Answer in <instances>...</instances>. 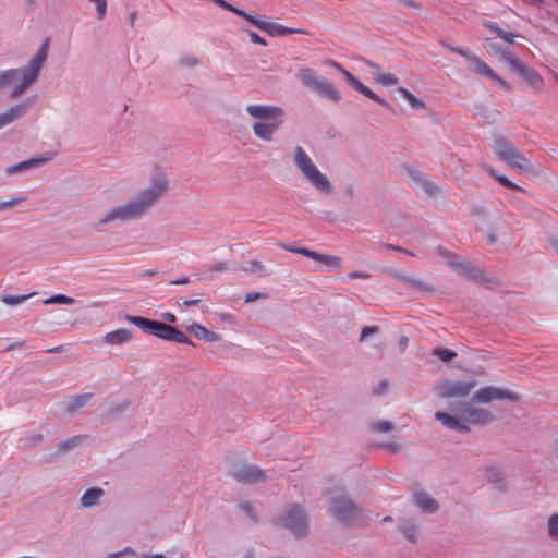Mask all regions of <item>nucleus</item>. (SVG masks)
Listing matches in <instances>:
<instances>
[{
    "label": "nucleus",
    "mask_w": 558,
    "mask_h": 558,
    "mask_svg": "<svg viewBox=\"0 0 558 558\" xmlns=\"http://www.w3.org/2000/svg\"><path fill=\"white\" fill-rule=\"evenodd\" d=\"M168 190V181L163 177L154 179L151 185L143 190L136 197L121 206L107 211L99 220L98 226H105L113 221L135 220L144 214L165 194Z\"/></svg>",
    "instance_id": "obj_1"
},
{
    "label": "nucleus",
    "mask_w": 558,
    "mask_h": 558,
    "mask_svg": "<svg viewBox=\"0 0 558 558\" xmlns=\"http://www.w3.org/2000/svg\"><path fill=\"white\" fill-rule=\"evenodd\" d=\"M49 44L50 38H45L27 65L20 69H11L0 72V88L12 84L17 78H21V83L16 84L10 94L11 99L20 97L37 81L39 72L48 57Z\"/></svg>",
    "instance_id": "obj_2"
},
{
    "label": "nucleus",
    "mask_w": 558,
    "mask_h": 558,
    "mask_svg": "<svg viewBox=\"0 0 558 558\" xmlns=\"http://www.w3.org/2000/svg\"><path fill=\"white\" fill-rule=\"evenodd\" d=\"M124 318L129 323L141 328L147 335L155 336L165 341L190 344L195 347V343L183 331L179 330L177 327H173L169 324L129 314H126Z\"/></svg>",
    "instance_id": "obj_3"
},
{
    "label": "nucleus",
    "mask_w": 558,
    "mask_h": 558,
    "mask_svg": "<svg viewBox=\"0 0 558 558\" xmlns=\"http://www.w3.org/2000/svg\"><path fill=\"white\" fill-rule=\"evenodd\" d=\"M332 517L344 526H353L364 519V510L357 506L343 488L330 493Z\"/></svg>",
    "instance_id": "obj_4"
},
{
    "label": "nucleus",
    "mask_w": 558,
    "mask_h": 558,
    "mask_svg": "<svg viewBox=\"0 0 558 558\" xmlns=\"http://www.w3.org/2000/svg\"><path fill=\"white\" fill-rule=\"evenodd\" d=\"M294 165L318 192L326 195L332 193L333 187L329 179L318 170L301 146L294 147Z\"/></svg>",
    "instance_id": "obj_5"
},
{
    "label": "nucleus",
    "mask_w": 558,
    "mask_h": 558,
    "mask_svg": "<svg viewBox=\"0 0 558 558\" xmlns=\"http://www.w3.org/2000/svg\"><path fill=\"white\" fill-rule=\"evenodd\" d=\"M436 250L441 257H445L447 259V265L450 268H452L458 275L466 279H470L476 283H499V280L497 278H486L482 269L473 265L471 262L460 258L458 255L451 253L447 248L438 246Z\"/></svg>",
    "instance_id": "obj_6"
},
{
    "label": "nucleus",
    "mask_w": 558,
    "mask_h": 558,
    "mask_svg": "<svg viewBox=\"0 0 558 558\" xmlns=\"http://www.w3.org/2000/svg\"><path fill=\"white\" fill-rule=\"evenodd\" d=\"M494 151L499 160L506 162L512 169L521 172H529L533 169L529 159L504 136L495 138Z\"/></svg>",
    "instance_id": "obj_7"
},
{
    "label": "nucleus",
    "mask_w": 558,
    "mask_h": 558,
    "mask_svg": "<svg viewBox=\"0 0 558 558\" xmlns=\"http://www.w3.org/2000/svg\"><path fill=\"white\" fill-rule=\"evenodd\" d=\"M298 80L307 88L312 89L322 97L328 98L332 101H339L341 95L328 81L320 78L310 68H302L296 73Z\"/></svg>",
    "instance_id": "obj_8"
},
{
    "label": "nucleus",
    "mask_w": 558,
    "mask_h": 558,
    "mask_svg": "<svg viewBox=\"0 0 558 558\" xmlns=\"http://www.w3.org/2000/svg\"><path fill=\"white\" fill-rule=\"evenodd\" d=\"M449 409L463 422L473 425H487L496 418L490 410L475 408L468 402L450 403Z\"/></svg>",
    "instance_id": "obj_9"
},
{
    "label": "nucleus",
    "mask_w": 558,
    "mask_h": 558,
    "mask_svg": "<svg viewBox=\"0 0 558 558\" xmlns=\"http://www.w3.org/2000/svg\"><path fill=\"white\" fill-rule=\"evenodd\" d=\"M282 525L290 531L295 538H304L308 534V515L299 505H293L281 517Z\"/></svg>",
    "instance_id": "obj_10"
},
{
    "label": "nucleus",
    "mask_w": 558,
    "mask_h": 558,
    "mask_svg": "<svg viewBox=\"0 0 558 558\" xmlns=\"http://www.w3.org/2000/svg\"><path fill=\"white\" fill-rule=\"evenodd\" d=\"M499 58L501 61L507 63L514 72L522 76V78H524L531 87L539 88L543 85V78L541 77L538 72L533 68L529 66L527 64L521 62L514 56L500 50Z\"/></svg>",
    "instance_id": "obj_11"
},
{
    "label": "nucleus",
    "mask_w": 558,
    "mask_h": 558,
    "mask_svg": "<svg viewBox=\"0 0 558 558\" xmlns=\"http://www.w3.org/2000/svg\"><path fill=\"white\" fill-rule=\"evenodd\" d=\"M494 400H508L517 403L520 402L521 398L515 392L493 386L483 387L471 397V403L473 404H485Z\"/></svg>",
    "instance_id": "obj_12"
},
{
    "label": "nucleus",
    "mask_w": 558,
    "mask_h": 558,
    "mask_svg": "<svg viewBox=\"0 0 558 558\" xmlns=\"http://www.w3.org/2000/svg\"><path fill=\"white\" fill-rule=\"evenodd\" d=\"M475 386V381L444 380L437 386L436 392L442 399H460L469 397Z\"/></svg>",
    "instance_id": "obj_13"
},
{
    "label": "nucleus",
    "mask_w": 558,
    "mask_h": 558,
    "mask_svg": "<svg viewBox=\"0 0 558 558\" xmlns=\"http://www.w3.org/2000/svg\"><path fill=\"white\" fill-rule=\"evenodd\" d=\"M332 65L342 74L343 78L347 83L353 87L355 90L361 93L362 95L368 97L380 106L393 110L391 105L387 102L384 98L379 97L375 94L369 87L364 85L357 77H355L351 72L345 70L340 63L332 61Z\"/></svg>",
    "instance_id": "obj_14"
},
{
    "label": "nucleus",
    "mask_w": 558,
    "mask_h": 558,
    "mask_svg": "<svg viewBox=\"0 0 558 558\" xmlns=\"http://www.w3.org/2000/svg\"><path fill=\"white\" fill-rule=\"evenodd\" d=\"M229 475L239 483L254 484L266 481L263 470L255 465L235 464L229 470Z\"/></svg>",
    "instance_id": "obj_15"
},
{
    "label": "nucleus",
    "mask_w": 558,
    "mask_h": 558,
    "mask_svg": "<svg viewBox=\"0 0 558 558\" xmlns=\"http://www.w3.org/2000/svg\"><path fill=\"white\" fill-rule=\"evenodd\" d=\"M404 170L407 175L412 182V185L415 189H420L422 192H424L426 195L434 197L440 192V187L429 180V178L423 173L422 171L413 168L410 165L404 166Z\"/></svg>",
    "instance_id": "obj_16"
},
{
    "label": "nucleus",
    "mask_w": 558,
    "mask_h": 558,
    "mask_svg": "<svg viewBox=\"0 0 558 558\" xmlns=\"http://www.w3.org/2000/svg\"><path fill=\"white\" fill-rule=\"evenodd\" d=\"M246 112L255 119L264 121H281L284 120V110L278 106L266 105H248Z\"/></svg>",
    "instance_id": "obj_17"
},
{
    "label": "nucleus",
    "mask_w": 558,
    "mask_h": 558,
    "mask_svg": "<svg viewBox=\"0 0 558 558\" xmlns=\"http://www.w3.org/2000/svg\"><path fill=\"white\" fill-rule=\"evenodd\" d=\"M471 61L470 70L474 73L484 75L493 81H495L498 86L507 92L512 90L511 85L506 82L504 78H501L490 66H488L484 61H482L480 58H477L474 54H471L469 58Z\"/></svg>",
    "instance_id": "obj_18"
},
{
    "label": "nucleus",
    "mask_w": 558,
    "mask_h": 558,
    "mask_svg": "<svg viewBox=\"0 0 558 558\" xmlns=\"http://www.w3.org/2000/svg\"><path fill=\"white\" fill-rule=\"evenodd\" d=\"M281 247L284 248L286 251L315 259V260H317L324 265H327V266H331V267H336V268H339L341 266V259L337 256L322 254V253L311 251V250L304 248V247H295V246H287V245H281Z\"/></svg>",
    "instance_id": "obj_19"
},
{
    "label": "nucleus",
    "mask_w": 558,
    "mask_h": 558,
    "mask_svg": "<svg viewBox=\"0 0 558 558\" xmlns=\"http://www.w3.org/2000/svg\"><path fill=\"white\" fill-rule=\"evenodd\" d=\"M52 158H53V154L52 153H46V154H44L41 156H38V157H35V158H31L28 160H24L22 162L9 166L5 169V173L8 175H13V174H17V173H21L23 171H26V170L39 168L40 166H43L46 162L50 161Z\"/></svg>",
    "instance_id": "obj_20"
},
{
    "label": "nucleus",
    "mask_w": 558,
    "mask_h": 558,
    "mask_svg": "<svg viewBox=\"0 0 558 558\" xmlns=\"http://www.w3.org/2000/svg\"><path fill=\"white\" fill-rule=\"evenodd\" d=\"M435 418L439 421L445 427L466 434L470 432V427L463 422L457 414L453 413V415L438 411L435 413Z\"/></svg>",
    "instance_id": "obj_21"
},
{
    "label": "nucleus",
    "mask_w": 558,
    "mask_h": 558,
    "mask_svg": "<svg viewBox=\"0 0 558 558\" xmlns=\"http://www.w3.org/2000/svg\"><path fill=\"white\" fill-rule=\"evenodd\" d=\"M284 120L281 121H264V122H255L252 126L253 133L256 137L271 142L274 138V134L277 129L283 123Z\"/></svg>",
    "instance_id": "obj_22"
},
{
    "label": "nucleus",
    "mask_w": 558,
    "mask_h": 558,
    "mask_svg": "<svg viewBox=\"0 0 558 558\" xmlns=\"http://www.w3.org/2000/svg\"><path fill=\"white\" fill-rule=\"evenodd\" d=\"M84 436L77 435L60 441L59 444H57L56 451L49 458H47L46 461L53 462L59 460L63 454L69 452L71 449L81 445Z\"/></svg>",
    "instance_id": "obj_23"
},
{
    "label": "nucleus",
    "mask_w": 558,
    "mask_h": 558,
    "mask_svg": "<svg viewBox=\"0 0 558 558\" xmlns=\"http://www.w3.org/2000/svg\"><path fill=\"white\" fill-rule=\"evenodd\" d=\"M414 505L424 513H435L439 509L438 501L426 492L414 494Z\"/></svg>",
    "instance_id": "obj_24"
},
{
    "label": "nucleus",
    "mask_w": 558,
    "mask_h": 558,
    "mask_svg": "<svg viewBox=\"0 0 558 558\" xmlns=\"http://www.w3.org/2000/svg\"><path fill=\"white\" fill-rule=\"evenodd\" d=\"M29 106H31V101H29V99H27L23 102H20L17 105L11 107L8 111L1 113L0 122H1L2 126H5V125L10 124L11 122L23 117L29 109Z\"/></svg>",
    "instance_id": "obj_25"
},
{
    "label": "nucleus",
    "mask_w": 558,
    "mask_h": 558,
    "mask_svg": "<svg viewBox=\"0 0 558 558\" xmlns=\"http://www.w3.org/2000/svg\"><path fill=\"white\" fill-rule=\"evenodd\" d=\"M132 338H133L132 330L121 328V329H117V330L106 333L101 338V341L104 343L110 344V345H121V344H124V343L131 341Z\"/></svg>",
    "instance_id": "obj_26"
},
{
    "label": "nucleus",
    "mask_w": 558,
    "mask_h": 558,
    "mask_svg": "<svg viewBox=\"0 0 558 558\" xmlns=\"http://www.w3.org/2000/svg\"><path fill=\"white\" fill-rule=\"evenodd\" d=\"M486 480L494 484L496 489L504 493L507 490L508 485L502 471L498 466H487L485 469Z\"/></svg>",
    "instance_id": "obj_27"
},
{
    "label": "nucleus",
    "mask_w": 558,
    "mask_h": 558,
    "mask_svg": "<svg viewBox=\"0 0 558 558\" xmlns=\"http://www.w3.org/2000/svg\"><path fill=\"white\" fill-rule=\"evenodd\" d=\"M105 496V490L100 487H93L85 490L80 499L81 508H93L100 504Z\"/></svg>",
    "instance_id": "obj_28"
},
{
    "label": "nucleus",
    "mask_w": 558,
    "mask_h": 558,
    "mask_svg": "<svg viewBox=\"0 0 558 558\" xmlns=\"http://www.w3.org/2000/svg\"><path fill=\"white\" fill-rule=\"evenodd\" d=\"M186 331L193 333L197 339L208 343L216 342L220 339L218 333L208 330L197 323H193L192 325L187 326Z\"/></svg>",
    "instance_id": "obj_29"
},
{
    "label": "nucleus",
    "mask_w": 558,
    "mask_h": 558,
    "mask_svg": "<svg viewBox=\"0 0 558 558\" xmlns=\"http://www.w3.org/2000/svg\"><path fill=\"white\" fill-rule=\"evenodd\" d=\"M269 36H286L290 34H307L306 31L300 28H290L277 23L268 22L266 23V28L264 29Z\"/></svg>",
    "instance_id": "obj_30"
},
{
    "label": "nucleus",
    "mask_w": 558,
    "mask_h": 558,
    "mask_svg": "<svg viewBox=\"0 0 558 558\" xmlns=\"http://www.w3.org/2000/svg\"><path fill=\"white\" fill-rule=\"evenodd\" d=\"M93 398V393H81L73 397L64 407L66 413L72 414L83 408L88 400Z\"/></svg>",
    "instance_id": "obj_31"
},
{
    "label": "nucleus",
    "mask_w": 558,
    "mask_h": 558,
    "mask_svg": "<svg viewBox=\"0 0 558 558\" xmlns=\"http://www.w3.org/2000/svg\"><path fill=\"white\" fill-rule=\"evenodd\" d=\"M485 171L489 174V177L494 178L498 181L502 186L508 187L513 191H521L522 189L515 183L511 182L506 175L497 173L495 169L489 166L485 167Z\"/></svg>",
    "instance_id": "obj_32"
},
{
    "label": "nucleus",
    "mask_w": 558,
    "mask_h": 558,
    "mask_svg": "<svg viewBox=\"0 0 558 558\" xmlns=\"http://www.w3.org/2000/svg\"><path fill=\"white\" fill-rule=\"evenodd\" d=\"M234 14L245 19L247 22H250L252 25H254L255 27H257L258 29H260L263 32L266 28V23H268L267 21L262 20V17L259 15L250 14L239 8H236V10L234 11Z\"/></svg>",
    "instance_id": "obj_33"
},
{
    "label": "nucleus",
    "mask_w": 558,
    "mask_h": 558,
    "mask_svg": "<svg viewBox=\"0 0 558 558\" xmlns=\"http://www.w3.org/2000/svg\"><path fill=\"white\" fill-rule=\"evenodd\" d=\"M398 93L402 95L404 99L409 101L412 108L415 109H424L425 102L420 98L415 97L409 89L404 87H399Z\"/></svg>",
    "instance_id": "obj_34"
},
{
    "label": "nucleus",
    "mask_w": 558,
    "mask_h": 558,
    "mask_svg": "<svg viewBox=\"0 0 558 558\" xmlns=\"http://www.w3.org/2000/svg\"><path fill=\"white\" fill-rule=\"evenodd\" d=\"M408 288L411 290L420 291V292L435 291V288L433 286L428 284L427 282H425L424 280H422L421 278H418L416 276H412Z\"/></svg>",
    "instance_id": "obj_35"
},
{
    "label": "nucleus",
    "mask_w": 558,
    "mask_h": 558,
    "mask_svg": "<svg viewBox=\"0 0 558 558\" xmlns=\"http://www.w3.org/2000/svg\"><path fill=\"white\" fill-rule=\"evenodd\" d=\"M130 404H131L130 400H123L122 402L108 409L106 415L110 420L117 418L129 409Z\"/></svg>",
    "instance_id": "obj_36"
},
{
    "label": "nucleus",
    "mask_w": 558,
    "mask_h": 558,
    "mask_svg": "<svg viewBox=\"0 0 558 558\" xmlns=\"http://www.w3.org/2000/svg\"><path fill=\"white\" fill-rule=\"evenodd\" d=\"M399 530L411 543L415 544L417 542V527L415 523L408 522L407 524L401 525Z\"/></svg>",
    "instance_id": "obj_37"
},
{
    "label": "nucleus",
    "mask_w": 558,
    "mask_h": 558,
    "mask_svg": "<svg viewBox=\"0 0 558 558\" xmlns=\"http://www.w3.org/2000/svg\"><path fill=\"white\" fill-rule=\"evenodd\" d=\"M234 270H243L245 272L267 275L266 268L259 260H252L246 267L236 266Z\"/></svg>",
    "instance_id": "obj_38"
},
{
    "label": "nucleus",
    "mask_w": 558,
    "mask_h": 558,
    "mask_svg": "<svg viewBox=\"0 0 558 558\" xmlns=\"http://www.w3.org/2000/svg\"><path fill=\"white\" fill-rule=\"evenodd\" d=\"M34 294H35V292L29 293V294H20V295L5 294V295H2L1 301L5 305L15 306V305L23 303L24 301H26L28 298H31Z\"/></svg>",
    "instance_id": "obj_39"
},
{
    "label": "nucleus",
    "mask_w": 558,
    "mask_h": 558,
    "mask_svg": "<svg viewBox=\"0 0 558 558\" xmlns=\"http://www.w3.org/2000/svg\"><path fill=\"white\" fill-rule=\"evenodd\" d=\"M547 532L553 541L558 542V513H554L548 518Z\"/></svg>",
    "instance_id": "obj_40"
},
{
    "label": "nucleus",
    "mask_w": 558,
    "mask_h": 558,
    "mask_svg": "<svg viewBox=\"0 0 558 558\" xmlns=\"http://www.w3.org/2000/svg\"><path fill=\"white\" fill-rule=\"evenodd\" d=\"M74 303H75V300L65 294H54L44 301V304H46V305H48V304L72 305Z\"/></svg>",
    "instance_id": "obj_41"
},
{
    "label": "nucleus",
    "mask_w": 558,
    "mask_h": 558,
    "mask_svg": "<svg viewBox=\"0 0 558 558\" xmlns=\"http://www.w3.org/2000/svg\"><path fill=\"white\" fill-rule=\"evenodd\" d=\"M433 354L440 359L442 362H450L458 355L456 351L448 348H436L434 349Z\"/></svg>",
    "instance_id": "obj_42"
},
{
    "label": "nucleus",
    "mask_w": 558,
    "mask_h": 558,
    "mask_svg": "<svg viewBox=\"0 0 558 558\" xmlns=\"http://www.w3.org/2000/svg\"><path fill=\"white\" fill-rule=\"evenodd\" d=\"M395 427L390 421H377L371 424L369 429L374 433H387L392 430Z\"/></svg>",
    "instance_id": "obj_43"
},
{
    "label": "nucleus",
    "mask_w": 558,
    "mask_h": 558,
    "mask_svg": "<svg viewBox=\"0 0 558 558\" xmlns=\"http://www.w3.org/2000/svg\"><path fill=\"white\" fill-rule=\"evenodd\" d=\"M388 274L393 277L395 279H397L398 281H400L401 283H403L407 288L409 286V282L412 278L413 275H410L405 271H402V270H397V269H389L388 270Z\"/></svg>",
    "instance_id": "obj_44"
},
{
    "label": "nucleus",
    "mask_w": 558,
    "mask_h": 558,
    "mask_svg": "<svg viewBox=\"0 0 558 558\" xmlns=\"http://www.w3.org/2000/svg\"><path fill=\"white\" fill-rule=\"evenodd\" d=\"M238 507L241 511H243L248 518H251L253 521L257 522L258 521V518L255 513V510L253 508V506L251 505V502L248 501H240L238 504Z\"/></svg>",
    "instance_id": "obj_45"
},
{
    "label": "nucleus",
    "mask_w": 558,
    "mask_h": 558,
    "mask_svg": "<svg viewBox=\"0 0 558 558\" xmlns=\"http://www.w3.org/2000/svg\"><path fill=\"white\" fill-rule=\"evenodd\" d=\"M376 82L384 86H390L396 85L399 82V80L393 74H380L379 76L376 77Z\"/></svg>",
    "instance_id": "obj_46"
},
{
    "label": "nucleus",
    "mask_w": 558,
    "mask_h": 558,
    "mask_svg": "<svg viewBox=\"0 0 558 558\" xmlns=\"http://www.w3.org/2000/svg\"><path fill=\"white\" fill-rule=\"evenodd\" d=\"M88 1L95 3L97 16L99 20H102L107 13V0H88Z\"/></svg>",
    "instance_id": "obj_47"
},
{
    "label": "nucleus",
    "mask_w": 558,
    "mask_h": 558,
    "mask_svg": "<svg viewBox=\"0 0 558 558\" xmlns=\"http://www.w3.org/2000/svg\"><path fill=\"white\" fill-rule=\"evenodd\" d=\"M379 331H380V328L378 326H366L362 329L359 341L363 342L367 339L368 336L376 335Z\"/></svg>",
    "instance_id": "obj_48"
},
{
    "label": "nucleus",
    "mask_w": 558,
    "mask_h": 558,
    "mask_svg": "<svg viewBox=\"0 0 558 558\" xmlns=\"http://www.w3.org/2000/svg\"><path fill=\"white\" fill-rule=\"evenodd\" d=\"M44 439V436L41 434H33L24 439L25 446L27 448H33L37 445H39Z\"/></svg>",
    "instance_id": "obj_49"
},
{
    "label": "nucleus",
    "mask_w": 558,
    "mask_h": 558,
    "mask_svg": "<svg viewBox=\"0 0 558 558\" xmlns=\"http://www.w3.org/2000/svg\"><path fill=\"white\" fill-rule=\"evenodd\" d=\"M179 64L182 66L193 68V66L198 65L199 61L197 58H195L193 56H185L179 60Z\"/></svg>",
    "instance_id": "obj_50"
},
{
    "label": "nucleus",
    "mask_w": 558,
    "mask_h": 558,
    "mask_svg": "<svg viewBox=\"0 0 558 558\" xmlns=\"http://www.w3.org/2000/svg\"><path fill=\"white\" fill-rule=\"evenodd\" d=\"M24 199H25V197H14L8 202H0V210H5L9 208H12L13 206L20 204Z\"/></svg>",
    "instance_id": "obj_51"
},
{
    "label": "nucleus",
    "mask_w": 558,
    "mask_h": 558,
    "mask_svg": "<svg viewBox=\"0 0 558 558\" xmlns=\"http://www.w3.org/2000/svg\"><path fill=\"white\" fill-rule=\"evenodd\" d=\"M245 33L248 35L252 43L263 45V46L267 45L266 40L263 37H260L258 34H256L255 32H253L251 29H245Z\"/></svg>",
    "instance_id": "obj_52"
},
{
    "label": "nucleus",
    "mask_w": 558,
    "mask_h": 558,
    "mask_svg": "<svg viewBox=\"0 0 558 558\" xmlns=\"http://www.w3.org/2000/svg\"><path fill=\"white\" fill-rule=\"evenodd\" d=\"M267 298V294L265 293H262V292H252V293H247L245 296H244V302L245 303H252V302H255L256 300H259V299H266Z\"/></svg>",
    "instance_id": "obj_53"
},
{
    "label": "nucleus",
    "mask_w": 558,
    "mask_h": 558,
    "mask_svg": "<svg viewBox=\"0 0 558 558\" xmlns=\"http://www.w3.org/2000/svg\"><path fill=\"white\" fill-rule=\"evenodd\" d=\"M484 26L486 28H488L489 31H492L493 33H495L498 37L500 36V34L502 33V28L499 27V25L495 22H485L484 23Z\"/></svg>",
    "instance_id": "obj_54"
},
{
    "label": "nucleus",
    "mask_w": 558,
    "mask_h": 558,
    "mask_svg": "<svg viewBox=\"0 0 558 558\" xmlns=\"http://www.w3.org/2000/svg\"><path fill=\"white\" fill-rule=\"evenodd\" d=\"M446 48L448 50H450L451 52H454V53H458V54H461L462 57L469 59L471 57L472 53H470L469 51L464 50V49H461V48H458V47H453L451 45H446Z\"/></svg>",
    "instance_id": "obj_55"
},
{
    "label": "nucleus",
    "mask_w": 558,
    "mask_h": 558,
    "mask_svg": "<svg viewBox=\"0 0 558 558\" xmlns=\"http://www.w3.org/2000/svg\"><path fill=\"white\" fill-rule=\"evenodd\" d=\"M384 247L388 248V250H391V251H396V252H400V253H403V254H407V255H410V256H414V254L404 248V247H401V246H398V245H393V244H384Z\"/></svg>",
    "instance_id": "obj_56"
},
{
    "label": "nucleus",
    "mask_w": 558,
    "mask_h": 558,
    "mask_svg": "<svg viewBox=\"0 0 558 558\" xmlns=\"http://www.w3.org/2000/svg\"><path fill=\"white\" fill-rule=\"evenodd\" d=\"M211 1L215 2L218 7L225 9L227 11L234 13V11L236 10V7H233L232 4L228 3L225 0H211Z\"/></svg>",
    "instance_id": "obj_57"
},
{
    "label": "nucleus",
    "mask_w": 558,
    "mask_h": 558,
    "mask_svg": "<svg viewBox=\"0 0 558 558\" xmlns=\"http://www.w3.org/2000/svg\"><path fill=\"white\" fill-rule=\"evenodd\" d=\"M228 269L227 263L220 262L213 266H210L209 271L210 272H221Z\"/></svg>",
    "instance_id": "obj_58"
},
{
    "label": "nucleus",
    "mask_w": 558,
    "mask_h": 558,
    "mask_svg": "<svg viewBox=\"0 0 558 558\" xmlns=\"http://www.w3.org/2000/svg\"><path fill=\"white\" fill-rule=\"evenodd\" d=\"M518 35L511 33V32H507V31H502V33L500 34V38L504 39L505 41L509 43V44H513L514 43V37H517Z\"/></svg>",
    "instance_id": "obj_59"
},
{
    "label": "nucleus",
    "mask_w": 558,
    "mask_h": 558,
    "mask_svg": "<svg viewBox=\"0 0 558 558\" xmlns=\"http://www.w3.org/2000/svg\"><path fill=\"white\" fill-rule=\"evenodd\" d=\"M395 1L398 4H401V5H404V7H408V8H412V9H418L420 8V4L417 2H415L414 0H395Z\"/></svg>",
    "instance_id": "obj_60"
},
{
    "label": "nucleus",
    "mask_w": 558,
    "mask_h": 558,
    "mask_svg": "<svg viewBox=\"0 0 558 558\" xmlns=\"http://www.w3.org/2000/svg\"><path fill=\"white\" fill-rule=\"evenodd\" d=\"M380 447H384L386 448L387 450H389L390 452H396L398 450L401 449V445L400 444H397V442H386V444H381Z\"/></svg>",
    "instance_id": "obj_61"
},
{
    "label": "nucleus",
    "mask_w": 558,
    "mask_h": 558,
    "mask_svg": "<svg viewBox=\"0 0 558 558\" xmlns=\"http://www.w3.org/2000/svg\"><path fill=\"white\" fill-rule=\"evenodd\" d=\"M369 277V274L361 271H351L349 274L350 279H368Z\"/></svg>",
    "instance_id": "obj_62"
},
{
    "label": "nucleus",
    "mask_w": 558,
    "mask_h": 558,
    "mask_svg": "<svg viewBox=\"0 0 558 558\" xmlns=\"http://www.w3.org/2000/svg\"><path fill=\"white\" fill-rule=\"evenodd\" d=\"M161 318L165 322H168V323H175L177 322V316L173 313H170V312L162 313L161 314Z\"/></svg>",
    "instance_id": "obj_63"
},
{
    "label": "nucleus",
    "mask_w": 558,
    "mask_h": 558,
    "mask_svg": "<svg viewBox=\"0 0 558 558\" xmlns=\"http://www.w3.org/2000/svg\"><path fill=\"white\" fill-rule=\"evenodd\" d=\"M549 244L554 248V251L558 254V238H556V236L550 238Z\"/></svg>",
    "instance_id": "obj_64"
}]
</instances>
